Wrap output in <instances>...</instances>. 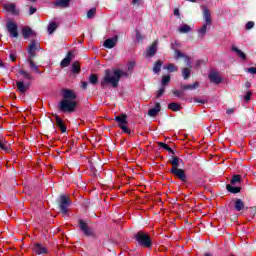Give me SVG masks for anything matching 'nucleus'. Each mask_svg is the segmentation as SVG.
<instances>
[{"instance_id": "obj_1", "label": "nucleus", "mask_w": 256, "mask_h": 256, "mask_svg": "<svg viewBox=\"0 0 256 256\" xmlns=\"http://www.w3.org/2000/svg\"><path fill=\"white\" fill-rule=\"evenodd\" d=\"M62 97L63 99L58 105L59 111L62 113H74L75 109H77V101H75L77 94L73 90L63 89Z\"/></svg>"}, {"instance_id": "obj_2", "label": "nucleus", "mask_w": 256, "mask_h": 256, "mask_svg": "<svg viewBox=\"0 0 256 256\" xmlns=\"http://www.w3.org/2000/svg\"><path fill=\"white\" fill-rule=\"evenodd\" d=\"M121 77H127V72L120 69H114L112 72L110 69H106L104 77L100 81V85L102 89H106L109 84L112 85L114 89H117L119 87Z\"/></svg>"}, {"instance_id": "obj_3", "label": "nucleus", "mask_w": 256, "mask_h": 256, "mask_svg": "<svg viewBox=\"0 0 256 256\" xmlns=\"http://www.w3.org/2000/svg\"><path fill=\"white\" fill-rule=\"evenodd\" d=\"M177 42H175L174 44L171 45V49L174 51L175 55H174V59H176V61L178 59H184L185 63L187 64L188 67H185L182 69V77L185 81H187V79H189L191 77V69H193V66H191V58L185 54H183V52H181V50L177 49Z\"/></svg>"}, {"instance_id": "obj_4", "label": "nucleus", "mask_w": 256, "mask_h": 256, "mask_svg": "<svg viewBox=\"0 0 256 256\" xmlns=\"http://www.w3.org/2000/svg\"><path fill=\"white\" fill-rule=\"evenodd\" d=\"M168 163L172 165L170 173L174 175V177H177L179 181H182V183H187V174H185V170L179 168V165L183 163V159L178 158L177 156H173L172 159L168 161Z\"/></svg>"}, {"instance_id": "obj_5", "label": "nucleus", "mask_w": 256, "mask_h": 256, "mask_svg": "<svg viewBox=\"0 0 256 256\" xmlns=\"http://www.w3.org/2000/svg\"><path fill=\"white\" fill-rule=\"evenodd\" d=\"M58 209L62 215H69V207H71V197L69 195L62 194L56 200Z\"/></svg>"}, {"instance_id": "obj_6", "label": "nucleus", "mask_w": 256, "mask_h": 256, "mask_svg": "<svg viewBox=\"0 0 256 256\" xmlns=\"http://www.w3.org/2000/svg\"><path fill=\"white\" fill-rule=\"evenodd\" d=\"M134 237L137 243L141 245V247H150L152 244L149 235L143 231H139L134 235Z\"/></svg>"}, {"instance_id": "obj_7", "label": "nucleus", "mask_w": 256, "mask_h": 256, "mask_svg": "<svg viewBox=\"0 0 256 256\" xmlns=\"http://www.w3.org/2000/svg\"><path fill=\"white\" fill-rule=\"evenodd\" d=\"M7 31L11 39H17L19 37V26L15 22H7L6 24Z\"/></svg>"}, {"instance_id": "obj_8", "label": "nucleus", "mask_w": 256, "mask_h": 256, "mask_svg": "<svg viewBox=\"0 0 256 256\" xmlns=\"http://www.w3.org/2000/svg\"><path fill=\"white\" fill-rule=\"evenodd\" d=\"M208 78L210 79L211 83H214V85H221V83H223V78L219 75V72L217 71L210 72Z\"/></svg>"}, {"instance_id": "obj_9", "label": "nucleus", "mask_w": 256, "mask_h": 256, "mask_svg": "<svg viewBox=\"0 0 256 256\" xmlns=\"http://www.w3.org/2000/svg\"><path fill=\"white\" fill-rule=\"evenodd\" d=\"M159 45V40H155L147 49H146V57H154L155 53H157V47Z\"/></svg>"}, {"instance_id": "obj_10", "label": "nucleus", "mask_w": 256, "mask_h": 256, "mask_svg": "<svg viewBox=\"0 0 256 256\" xmlns=\"http://www.w3.org/2000/svg\"><path fill=\"white\" fill-rule=\"evenodd\" d=\"M33 252L36 253V255H47L49 253L47 247L43 246V244L40 243L34 244Z\"/></svg>"}, {"instance_id": "obj_11", "label": "nucleus", "mask_w": 256, "mask_h": 256, "mask_svg": "<svg viewBox=\"0 0 256 256\" xmlns=\"http://www.w3.org/2000/svg\"><path fill=\"white\" fill-rule=\"evenodd\" d=\"M3 7L5 11H7V13H11V15H20V11L17 9L15 3L4 4Z\"/></svg>"}, {"instance_id": "obj_12", "label": "nucleus", "mask_w": 256, "mask_h": 256, "mask_svg": "<svg viewBox=\"0 0 256 256\" xmlns=\"http://www.w3.org/2000/svg\"><path fill=\"white\" fill-rule=\"evenodd\" d=\"M41 50V44L39 42H36L35 40H32L28 46L27 53H37V51Z\"/></svg>"}, {"instance_id": "obj_13", "label": "nucleus", "mask_w": 256, "mask_h": 256, "mask_svg": "<svg viewBox=\"0 0 256 256\" xmlns=\"http://www.w3.org/2000/svg\"><path fill=\"white\" fill-rule=\"evenodd\" d=\"M114 121L118 123V127L121 128L124 125H127V114L122 113L114 118Z\"/></svg>"}, {"instance_id": "obj_14", "label": "nucleus", "mask_w": 256, "mask_h": 256, "mask_svg": "<svg viewBox=\"0 0 256 256\" xmlns=\"http://www.w3.org/2000/svg\"><path fill=\"white\" fill-rule=\"evenodd\" d=\"M73 52L69 51L66 57L61 61L60 65L62 68L69 67L71 65V61H73Z\"/></svg>"}, {"instance_id": "obj_15", "label": "nucleus", "mask_w": 256, "mask_h": 256, "mask_svg": "<svg viewBox=\"0 0 256 256\" xmlns=\"http://www.w3.org/2000/svg\"><path fill=\"white\" fill-rule=\"evenodd\" d=\"M55 119H56V127L60 129L61 133H67V126L63 122V119H61L59 115H55Z\"/></svg>"}, {"instance_id": "obj_16", "label": "nucleus", "mask_w": 256, "mask_h": 256, "mask_svg": "<svg viewBox=\"0 0 256 256\" xmlns=\"http://www.w3.org/2000/svg\"><path fill=\"white\" fill-rule=\"evenodd\" d=\"M70 3H71V0H56L53 2V6L60 7V9H67Z\"/></svg>"}, {"instance_id": "obj_17", "label": "nucleus", "mask_w": 256, "mask_h": 256, "mask_svg": "<svg viewBox=\"0 0 256 256\" xmlns=\"http://www.w3.org/2000/svg\"><path fill=\"white\" fill-rule=\"evenodd\" d=\"M16 86L20 93H25L26 91H29V87H31V84H25V82L23 81H17Z\"/></svg>"}, {"instance_id": "obj_18", "label": "nucleus", "mask_w": 256, "mask_h": 256, "mask_svg": "<svg viewBox=\"0 0 256 256\" xmlns=\"http://www.w3.org/2000/svg\"><path fill=\"white\" fill-rule=\"evenodd\" d=\"M160 111H161V103L156 102L155 107L150 108L148 110V115H149V117H155V116H157V113H159Z\"/></svg>"}, {"instance_id": "obj_19", "label": "nucleus", "mask_w": 256, "mask_h": 256, "mask_svg": "<svg viewBox=\"0 0 256 256\" xmlns=\"http://www.w3.org/2000/svg\"><path fill=\"white\" fill-rule=\"evenodd\" d=\"M199 87V82H194L193 84H184L180 86L182 91H193Z\"/></svg>"}, {"instance_id": "obj_20", "label": "nucleus", "mask_w": 256, "mask_h": 256, "mask_svg": "<svg viewBox=\"0 0 256 256\" xmlns=\"http://www.w3.org/2000/svg\"><path fill=\"white\" fill-rule=\"evenodd\" d=\"M115 45H117V37L106 39L104 42L106 49H113Z\"/></svg>"}, {"instance_id": "obj_21", "label": "nucleus", "mask_w": 256, "mask_h": 256, "mask_svg": "<svg viewBox=\"0 0 256 256\" xmlns=\"http://www.w3.org/2000/svg\"><path fill=\"white\" fill-rule=\"evenodd\" d=\"M22 35L24 39H29L31 35H35V32L33 31V29H31V27L26 26L22 28Z\"/></svg>"}, {"instance_id": "obj_22", "label": "nucleus", "mask_w": 256, "mask_h": 256, "mask_svg": "<svg viewBox=\"0 0 256 256\" xmlns=\"http://www.w3.org/2000/svg\"><path fill=\"white\" fill-rule=\"evenodd\" d=\"M80 229L84 235H87V237H92V235H95V232L89 227V225H81Z\"/></svg>"}, {"instance_id": "obj_23", "label": "nucleus", "mask_w": 256, "mask_h": 256, "mask_svg": "<svg viewBox=\"0 0 256 256\" xmlns=\"http://www.w3.org/2000/svg\"><path fill=\"white\" fill-rule=\"evenodd\" d=\"M231 51H233V53H236V55H238V57H240L242 61H245V59H247V55L243 51H241V49L237 48V46H232Z\"/></svg>"}, {"instance_id": "obj_24", "label": "nucleus", "mask_w": 256, "mask_h": 256, "mask_svg": "<svg viewBox=\"0 0 256 256\" xmlns=\"http://www.w3.org/2000/svg\"><path fill=\"white\" fill-rule=\"evenodd\" d=\"M234 209L237 211H243V209H245V202L239 198H236L234 200Z\"/></svg>"}, {"instance_id": "obj_25", "label": "nucleus", "mask_w": 256, "mask_h": 256, "mask_svg": "<svg viewBox=\"0 0 256 256\" xmlns=\"http://www.w3.org/2000/svg\"><path fill=\"white\" fill-rule=\"evenodd\" d=\"M71 72L74 75H79V73H81V64L79 63V61H75L72 63Z\"/></svg>"}, {"instance_id": "obj_26", "label": "nucleus", "mask_w": 256, "mask_h": 256, "mask_svg": "<svg viewBox=\"0 0 256 256\" xmlns=\"http://www.w3.org/2000/svg\"><path fill=\"white\" fill-rule=\"evenodd\" d=\"M0 149L5 153H11V145L7 142H4L3 139H0Z\"/></svg>"}, {"instance_id": "obj_27", "label": "nucleus", "mask_w": 256, "mask_h": 256, "mask_svg": "<svg viewBox=\"0 0 256 256\" xmlns=\"http://www.w3.org/2000/svg\"><path fill=\"white\" fill-rule=\"evenodd\" d=\"M204 20L206 25H211L213 23V20L211 19V12H209V9L204 8Z\"/></svg>"}, {"instance_id": "obj_28", "label": "nucleus", "mask_w": 256, "mask_h": 256, "mask_svg": "<svg viewBox=\"0 0 256 256\" xmlns=\"http://www.w3.org/2000/svg\"><path fill=\"white\" fill-rule=\"evenodd\" d=\"M226 189L229 193H233V194L241 193V187L233 186V184H228L226 186Z\"/></svg>"}, {"instance_id": "obj_29", "label": "nucleus", "mask_w": 256, "mask_h": 256, "mask_svg": "<svg viewBox=\"0 0 256 256\" xmlns=\"http://www.w3.org/2000/svg\"><path fill=\"white\" fill-rule=\"evenodd\" d=\"M161 67H163V62L161 60H157L153 66V71L156 73V75L161 73Z\"/></svg>"}, {"instance_id": "obj_30", "label": "nucleus", "mask_w": 256, "mask_h": 256, "mask_svg": "<svg viewBox=\"0 0 256 256\" xmlns=\"http://www.w3.org/2000/svg\"><path fill=\"white\" fill-rule=\"evenodd\" d=\"M168 109H170V111H181V105L177 102H172L170 104H168Z\"/></svg>"}, {"instance_id": "obj_31", "label": "nucleus", "mask_w": 256, "mask_h": 256, "mask_svg": "<svg viewBox=\"0 0 256 256\" xmlns=\"http://www.w3.org/2000/svg\"><path fill=\"white\" fill-rule=\"evenodd\" d=\"M158 147H161L162 149H165L166 151H168V153L175 155V151L173 150V148L169 147V145L163 142H158Z\"/></svg>"}, {"instance_id": "obj_32", "label": "nucleus", "mask_w": 256, "mask_h": 256, "mask_svg": "<svg viewBox=\"0 0 256 256\" xmlns=\"http://www.w3.org/2000/svg\"><path fill=\"white\" fill-rule=\"evenodd\" d=\"M164 69H167L169 73H175V71H179V68L173 63L168 64L166 67H164Z\"/></svg>"}, {"instance_id": "obj_33", "label": "nucleus", "mask_w": 256, "mask_h": 256, "mask_svg": "<svg viewBox=\"0 0 256 256\" xmlns=\"http://www.w3.org/2000/svg\"><path fill=\"white\" fill-rule=\"evenodd\" d=\"M89 83H91V85H97V83H99V76H97V74H91L89 76Z\"/></svg>"}, {"instance_id": "obj_34", "label": "nucleus", "mask_w": 256, "mask_h": 256, "mask_svg": "<svg viewBox=\"0 0 256 256\" xmlns=\"http://www.w3.org/2000/svg\"><path fill=\"white\" fill-rule=\"evenodd\" d=\"M185 90L181 89L180 90H172L173 95H175V97H178V99H184V93Z\"/></svg>"}, {"instance_id": "obj_35", "label": "nucleus", "mask_w": 256, "mask_h": 256, "mask_svg": "<svg viewBox=\"0 0 256 256\" xmlns=\"http://www.w3.org/2000/svg\"><path fill=\"white\" fill-rule=\"evenodd\" d=\"M230 183L231 185H237V183H241V175L239 174L233 175Z\"/></svg>"}, {"instance_id": "obj_36", "label": "nucleus", "mask_w": 256, "mask_h": 256, "mask_svg": "<svg viewBox=\"0 0 256 256\" xmlns=\"http://www.w3.org/2000/svg\"><path fill=\"white\" fill-rule=\"evenodd\" d=\"M207 25L208 24H203V26L198 30V34L202 39L205 37V35H207Z\"/></svg>"}, {"instance_id": "obj_37", "label": "nucleus", "mask_w": 256, "mask_h": 256, "mask_svg": "<svg viewBox=\"0 0 256 256\" xmlns=\"http://www.w3.org/2000/svg\"><path fill=\"white\" fill-rule=\"evenodd\" d=\"M57 29V23L55 22H51L48 25V33L51 35L53 33H55V30Z\"/></svg>"}, {"instance_id": "obj_38", "label": "nucleus", "mask_w": 256, "mask_h": 256, "mask_svg": "<svg viewBox=\"0 0 256 256\" xmlns=\"http://www.w3.org/2000/svg\"><path fill=\"white\" fill-rule=\"evenodd\" d=\"M29 65H30V69L34 72V73H40L39 72V66H37V64H35V61H28Z\"/></svg>"}, {"instance_id": "obj_39", "label": "nucleus", "mask_w": 256, "mask_h": 256, "mask_svg": "<svg viewBox=\"0 0 256 256\" xmlns=\"http://www.w3.org/2000/svg\"><path fill=\"white\" fill-rule=\"evenodd\" d=\"M171 81L170 75H164L162 76V87H166V85Z\"/></svg>"}, {"instance_id": "obj_40", "label": "nucleus", "mask_w": 256, "mask_h": 256, "mask_svg": "<svg viewBox=\"0 0 256 256\" xmlns=\"http://www.w3.org/2000/svg\"><path fill=\"white\" fill-rule=\"evenodd\" d=\"M180 33H189V31H191V26L184 24L183 26H181L179 28Z\"/></svg>"}, {"instance_id": "obj_41", "label": "nucleus", "mask_w": 256, "mask_h": 256, "mask_svg": "<svg viewBox=\"0 0 256 256\" xmlns=\"http://www.w3.org/2000/svg\"><path fill=\"white\" fill-rule=\"evenodd\" d=\"M95 13H97V8H91L87 12V19H93V17H95Z\"/></svg>"}, {"instance_id": "obj_42", "label": "nucleus", "mask_w": 256, "mask_h": 256, "mask_svg": "<svg viewBox=\"0 0 256 256\" xmlns=\"http://www.w3.org/2000/svg\"><path fill=\"white\" fill-rule=\"evenodd\" d=\"M19 73H20V75H22L23 77H25V79H28L29 81H31V79H33V76H31L29 74V72H27L25 70H20Z\"/></svg>"}, {"instance_id": "obj_43", "label": "nucleus", "mask_w": 256, "mask_h": 256, "mask_svg": "<svg viewBox=\"0 0 256 256\" xmlns=\"http://www.w3.org/2000/svg\"><path fill=\"white\" fill-rule=\"evenodd\" d=\"M120 129L122 130V133H126V135H131V133H133V131L127 127V124L121 126Z\"/></svg>"}, {"instance_id": "obj_44", "label": "nucleus", "mask_w": 256, "mask_h": 256, "mask_svg": "<svg viewBox=\"0 0 256 256\" xmlns=\"http://www.w3.org/2000/svg\"><path fill=\"white\" fill-rule=\"evenodd\" d=\"M143 39H145V37L139 33V30H136V41L138 43H143Z\"/></svg>"}, {"instance_id": "obj_45", "label": "nucleus", "mask_w": 256, "mask_h": 256, "mask_svg": "<svg viewBox=\"0 0 256 256\" xmlns=\"http://www.w3.org/2000/svg\"><path fill=\"white\" fill-rule=\"evenodd\" d=\"M83 206L85 207L86 211H89V209H91L93 207V203H91V201H89V200H86L83 203Z\"/></svg>"}, {"instance_id": "obj_46", "label": "nucleus", "mask_w": 256, "mask_h": 256, "mask_svg": "<svg viewBox=\"0 0 256 256\" xmlns=\"http://www.w3.org/2000/svg\"><path fill=\"white\" fill-rule=\"evenodd\" d=\"M253 95V92H251V91H248V92H246V94H245V96H244V101L246 102V103H249V101H251V96Z\"/></svg>"}, {"instance_id": "obj_47", "label": "nucleus", "mask_w": 256, "mask_h": 256, "mask_svg": "<svg viewBox=\"0 0 256 256\" xmlns=\"http://www.w3.org/2000/svg\"><path fill=\"white\" fill-rule=\"evenodd\" d=\"M163 93H165V87H161L158 91H157V94H156V99H159Z\"/></svg>"}, {"instance_id": "obj_48", "label": "nucleus", "mask_w": 256, "mask_h": 256, "mask_svg": "<svg viewBox=\"0 0 256 256\" xmlns=\"http://www.w3.org/2000/svg\"><path fill=\"white\" fill-rule=\"evenodd\" d=\"M253 27H255V22H253V21H248V22L246 23V29H247V31L253 29Z\"/></svg>"}, {"instance_id": "obj_49", "label": "nucleus", "mask_w": 256, "mask_h": 256, "mask_svg": "<svg viewBox=\"0 0 256 256\" xmlns=\"http://www.w3.org/2000/svg\"><path fill=\"white\" fill-rule=\"evenodd\" d=\"M28 53V61H33L34 57H37L36 52H27Z\"/></svg>"}, {"instance_id": "obj_50", "label": "nucleus", "mask_w": 256, "mask_h": 256, "mask_svg": "<svg viewBox=\"0 0 256 256\" xmlns=\"http://www.w3.org/2000/svg\"><path fill=\"white\" fill-rule=\"evenodd\" d=\"M247 73H251L252 75H256V67H250L246 69Z\"/></svg>"}, {"instance_id": "obj_51", "label": "nucleus", "mask_w": 256, "mask_h": 256, "mask_svg": "<svg viewBox=\"0 0 256 256\" xmlns=\"http://www.w3.org/2000/svg\"><path fill=\"white\" fill-rule=\"evenodd\" d=\"M35 13H37V8L30 6L29 15H35Z\"/></svg>"}, {"instance_id": "obj_52", "label": "nucleus", "mask_w": 256, "mask_h": 256, "mask_svg": "<svg viewBox=\"0 0 256 256\" xmlns=\"http://www.w3.org/2000/svg\"><path fill=\"white\" fill-rule=\"evenodd\" d=\"M249 213H250V215L255 216V214H256V207L255 206L254 207H250L249 208Z\"/></svg>"}, {"instance_id": "obj_53", "label": "nucleus", "mask_w": 256, "mask_h": 256, "mask_svg": "<svg viewBox=\"0 0 256 256\" xmlns=\"http://www.w3.org/2000/svg\"><path fill=\"white\" fill-rule=\"evenodd\" d=\"M78 225H89V222L87 220L79 219Z\"/></svg>"}, {"instance_id": "obj_54", "label": "nucleus", "mask_w": 256, "mask_h": 256, "mask_svg": "<svg viewBox=\"0 0 256 256\" xmlns=\"http://www.w3.org/2000/svg\"><path fill=\"white\" fill-rule=\"evenodd\" d=\"M174 15H175L176 17H180V16H181V13L179 12V8H175V9H174Z\"/></svg>"}, {"instance_id": "obj_55", "label": "nucleus", "mask_w": 256, "mask_h": 256, "mask_svg": "<svg viewBox=\"0 0 256 256\" xmlns=\"http://www.w3.org/2000/svg\"><path fill=\"white\" fill-rule=\"evenodd\" d=\"M88 86H89L88 82H82L81 89H87Z\"/></svg>"}, {"instance_id": "obj_56", "label": "nucleus", "mask_w": 256, "mask_h": 256, "mask_svg": "<svg viewBox=\"0 0 256 256\" xmlns=\"http://www.w3.org/2000/svg\"><path fill=\"white\" fill-rule=\"evenodd\" d=\"M135 67V62H130L128 64V70L131 71V69H133Z\"/></svg>"}, {"instance_id": "obj_57", "label": "nucleus", "mask_w": 256, "mask_h": 256, "mask_svg": "<svg viewBox=\"0 0 256 256\" xmlns=\"http://www.w3.org/2000/svg\"><path fill=\"white\" fill-rule=\"evenodd\" d=\"M141 3V0H132V5H137V7H139Z\"/></svg>"}, {"instance_id": "obj_58", "label": "nucleus", "mask_w": 256, "mask_h": 256, "mask_svg": "<svg viewBox=\"0 0 256 256\" xmlns=\"http://www.w3.org/2000/svg\"><path fill=\"white\" fill-rule=\"evenodd\" d=\"M227 115H231V113H235V108H229L227 111H226Z\"/></svg>"}, {"instance_id": "obj_59", "label": "nucleus", "mask_w": 256, "mask_h": 256, "mask_svg": "<svg viewBox=\"0 0 256 256\" xmlns=\"http://www.w3.org/2000/svg\"><path fill=\"white\" fill-rule=\"evenodd\" d=\"M11 61L15 62L17 61V56L15 54H10Z\"/></svg>"}, {"instance_id": "obj_60", "label": "nucleus", "mask_w": 256, "mask_h": 256, "mask_svg": "<svg viewBox=\"0 0 256 256\" xmlns=\"http://www.w3.org/2000/svg\"><path fill=\"white\" fill-rule=\"evenodd\" d=\"M194 101H195L196 103H201L202 105H205V100H199V99H197V98H194Z\"/></svg>"}, {"instance_id": "obj_61", "label": "nucleus", "mask_w": 256, "mask_h": 256, "mask_svg": "<svg viewBox=\"0 0 256 256\" xmlns=\"http://www.w3.org/2000/svg\"><path fill=\"white\" fill-rule=\"evenodd\" d=\"M245 87H246V89H249L251 87V82H246Z\"/></svg>"}, {"instance_id": "obj_62", "label": "nucleus", "mask_w": 256, "mask_h": 256, "mask_svg": "<svg viewBox=\"0 0 256 256\" xmlns=\"http://www.w3.org/2000/svg\"><path fill=\"white\" fill-rule=\"evenodd\" d=\"M5 67V63H3V61L0 60V68H4Z\"/></svg>"}, {"instance_id": "obj_63", "label": "nucleus", "mask_w": 256, "mask_h": 256, "mask_svg": "<svg viewBox=\"0 0 256 256\" xmlns=\"http://www.w3.org/2000/svg\"><path fill=\"white\" fill-rule=\"evenodd\" d=\"M237 220V215H234L232 218H231V221H236Z\"/></svg>"}, {"instance_id": "obj_64", "label": "nucleus", "mask_w": 256, "mask_h": 256, "mask_svg": "<svg viewBox=\"0 0 256 256\" xmlns=\"http://www.w3.org/2000/svg\"><path fill=\"white\" fill-rule=\"evenodd\" d=\"M205 256H212L211 254H209V253H207V254H205Z\"/></svg>"}]
</instances>
